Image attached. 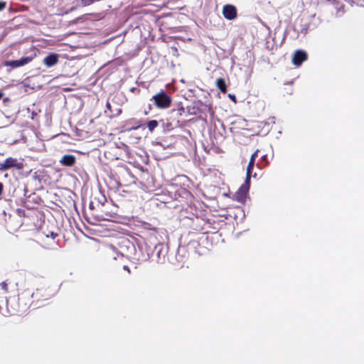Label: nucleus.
<instances>
[{"instance_id":"1","label":"nucleus","mask_w":364,"mask_h":364,"mask_svg":"<svg viewBox=\"0 0 364 364\" xmlns=\"http://www.w3.org/2000/svg\"><path fill=\"white\" fill-rule=\"evenodd\" d=\"M56 287L51 284H44L38 287L33 292L31 297L33 299L32 304H37L40 301H45L50 299L57 294Z\"/></svg>"},{"instance_id":"2","label":"nucleus","mask_w":364,"mask_h":364,"mask_svg":"<svg viewBox=\"0 0 364 364\" xmlns=\"http://www.w3.org/2000/svg\"><path fill=\"white\" fill-rule=\"evenodd\" d=\"M111 160H124L130 158V151L128 146L122 144V146L112 145L105 153Z\"/></svg>"},{"instance_id":"3","label":"nucleus","mask_w":364,"mask_h":364,"mask_svg":"<svg viewBox=\"0 0 364 364\" xmlns=\"http://www.w3.org/2000/svg\"><path fill=\"white\" fill-rule=\"evenodd\" d=\"M151 100H154L155 106L159 109H167L171 106L172 102L171 97L164 90H161L154 95Z\"/></svg>"},{"instance_id":"4","label":"nucleus","mask_w":364,"mask_h":364,"mask_svg":"<svg viewBox=\"0 0 364 364\" xmlns=\"http://www.w3.org/2000/svg\"><path fill=\"white\" fill-rule=\"evenodd\" d=\"M58 237V234L54 232H50L45 235L41 240V245L48 250H54L58 247V242L55 240Z\"/></svg>"},{"instance_id":"5","label":"nucleus","mask_w":364,"mask_h":364,"mask_svg":"<svg viewBox=\"0 0 364 364\" xmlns=\"http://www.w3.org/2000/svg\"><path fill=\"white\" fill-rule=\"evenodd\" d=\"M23 167V161H18L16 159L12 157H9L3 163H0V171H6L11 168L21 170Z\"/></svg>"},{"instance_id":"6","label":"nucleus","mask_w":364,"mask_h":364,"mask_svg":"<svg viewBox=\"0 0 364 364\" xmlns=\"http://www.w3.org/2000/svg\"><path fill=\"white\" fill-rule=\"evenodd\" d=\"M249 188L250 183H247V180H245V183L242 184L233 195L232 199L242 204L245 203L247 197Z\"/></svg>"},{"instance_id":"7","label":"nucleus","mask_w":364,"mask_h":364,"mask_svg":"<svg viewBox=\"0 0 364 364\" xmlns=\"http://www.w3.org/2000/svg\"><path fill=\"white\" fill-rule=\"evenodd\" d=\"M208 240V236L202 235L197 239L192 240L189 242L188 245L195 249V252L201 255H203L205 252V248L204 247H201V245L206 242Z\"/></svg>"},{"instance_id":"8","label":"nucleus","mask_w":364,"mask_h":364,"mask_svg":"<svg viewBox=\"0 0 364 364\" xmlns=\"http://www.w3.org/2000/svg\"><path fill=\"white\" fill-rule=\"evenodd\" d=\"M33 58L34 56L22 57L19 60H6L4 62V64L5 66H9L12 68H16L31 63L33 60Z\"/></svg>"},{"instance_id":"9","label":"nucleus","mask_w":364,"mask_h":364,"mask_svg":"<svg viewBox=\"0 0 364 364\" xmlns=\"http://www.w3.org/2000/svg\"><path fill=\"white\" fill-rule=\"evenodd\" d=\"M119 251L122 255L129 256L134 250V244L128 239H122L119 242Z\"/></svg>"},{"instance_id":"10","label":"nucleus","mask_w":364,"mask_h":364,"mask_svg":"<svg viewBox=\"0 0 364 364\" xmlns=\"http://www.w3.org/2000/svg\"><path fill=\"white\" fill-rule=\"evenodd\" d=\"M308 59V55L303 50H296L292 57L291 62L296 66H300L302 63Z\"/></svg>"},{"instance_id":"11","label":"nucleus","mask_w":364,"mask_h":364,"mask_svg":"<svg viewBox=\"0 0 364 364\" xmlns=\"http://www.w3.org/2000/svg\"><path fill=\"white\" fill-rule=\"evenodd\" d=\"M223 14L228 20H233L237 16V9L232 4H225L223 8Z\"/></svg>"},{"instance_id":"12","label":"nucleus","mask_w":364,"mask_h":364,"mask_svg":"<svg viewBox=\"0 0 364 364\" xmlns=\"http://www.w3.org/2000/svg\"><path fill=\"white\" fill-rule=\"evenodd\" d=\"M58 60L59 55L57 53H51L44 58L43 63L46 67L50 68L56 65Z\"/></svg>"},{"instance_id":"13","label":"nucleus","mask_w":364,"mask_h":364,"mask_svg":"<svg viewBox=\"0 0 364 364\" xmlns=\"http://www.w3.org/2000/svg\"><path fill=\"white\" fill-rule=\"evenodd\" d=\"M60 163L64 166H73L76 163V157L72 154H65L60 159Z\"/></svg>"},{"instance_id":"14","label":"nucleus","mask_w":364,"mask_h":364,"mask_svg":"<svg viewBox=\"0 0 364 364\" xmlns=\"http://www.w3.org/2000/svg\"><path fill=\"white\" fill-rule=\"evenodd\" d=\"M259 152V150H256L252 155L251 158H250V160L249 161V164H248V166H247V176H246V180H247V183H250V175H251V173H252V170L254 167V164H255V157L257 156V154Z\"/></svg>"},{"instance_id":"15","label":"nucleus","mask_w":364,"mask_h":364,"mask_svg":"<svg viewBox=\"0 0 364 364\" xmlns=\"http://www.w3.org/2000/svg\"><path fill=\"white\" fill-rule=\"evenodd\" d=\"M216 86L218 89L223 94H225L228 91L227 85L225 79L220 77L216 80Z\"/></svg>"},{"instance_id":"16","label":"nucleus","mask_w":364,"mask_h":364,"mask_svg":"<svg viewBox=\"0 0 364 364\" xmlns=\"http://www.w3.org/2000/svg\"><path fill=\"white\" fill-rule=\"evenodd\" d=\"M333 6L337 10V14L340 15L344 13V5L339 0H334Z\"/></svg>"},{"instance_id":"17","label":"nucleus","mask_w":364,"mask_h":364,"mask_svg":"<svg viewBox=\"0 0 364 364\" xmlns=\"http://www.w3.org/2000/svg\"><path fill=\"white\" fill-rule=\"evenodd\" d=\"M146 125L149 132H152L159 126V122L158 121L153 119L149 121Z\"/></svg>"},{"instance_id":"18","label":"nucleus","mask_w":364,"mask_h":364,"mask_svg":"<svg viewBox=\"0 0 364 364\" xmlns=\"http://www.w3.org/2000/svg\"><path fill=\"white\" fill-rule=\"evenodd\" d=\"M0 287L1 289L4 290V292L7 293L9 291L8 284L6 282H2L1 283H0Z\"/></svg>"},{"instance_id":"19","label":"nucleus","mask_w":364,"mask_h":364,"mask_svg":"<svg viewBox=\"0 0 364 364\" xmlns=\"http://www.w3.org/2000/svg\"><path fill=\"white\" fill-rule=\"evenodd\" d=\"M112 215L110 214H108V213H105V215H102L100 216V220H110V218Z\"/></svg>"},{"instance_id":"20","label":"nucleus","mask_w":364,"mask_h":364,"mask_svg":"<svg viewBox=\"0 0 364 364\" xmlns=\"http://www.w3.org/2000/svg\"><path fill=\"white\" fill-rule=\"evenodd\" d=\"M129 91L131 92H133V93L136 94V95H139L140 93V92H141L140 89L139 87H131L129 89Z\"/></svg>"},{"instance_id":"21","label":"nucleus","mask_w":364,"mask_h":364,"mask_svg":"<svg viewBox=\"0 0 364 364\" xmlns=\"http://www.w3.org/2000/svg\"><path fill=\"white\" fill-rule=\"evenodd\" d=\"M17 213L21 217H26V211L23 209H17Z\"/></svg>"},{"instance_id":"22","label":"nucleus","mask_w":364,"mask_h":364,"mask_svg":"<svg viewBox=\"0 0 364 364\" xmlns=\"http://www.w3.org/2000/svg\"><path fill=\"white\" fill-rule=\"evenodd\" d=\"M6 3L5 1H0V11H3L6 8Z\"/></svg>"},{"instance_id":"23","label":"nucleus","mask_w":364,"mask_h":364,"mask_svg":"<svg viewBox=\"0 0 364 364\" xmlns=\"http://www.w3.org/2000/svg\"><path fill=\"white\" fill-rule=\"evenodd\" d=\"M177 111L178 114L181 115L185 112V108L183 106H181L179 108H178Z\"/></svg>"},{"instance_id":"24","label":"nucleus","mask_w":364,"mask_h":364,"mask_svg":"<svg viewBox=\"0 0 364 364\" xmlns=\"http://www.w3.org/2000/svg\"><path fill=\"white\" fill-rule=\"evenodd\" d=\"M141 125H142V124L140 122H137L136 123V125L134 127H133L132 129H136L139 128Z\"/></svg>"},{"instance_id":"25","label":"nucleus","mask_w":364,"mask_h":364,"mask_svg":"<svg viewBox=\"0 0 364 364\" xmlns=\"http://www.w3.org/2000/svg\"><path fill=\"white\" fill-rule=\"evenodd\" d=\"M106 107H107V109H109L110 112H112V105L109 103V102H107Z\"/></svg>"},{"instance_id":"26","label":"nucleus","mask_w":364,"mask_h":364,"mask_svg":"<svg viewBox=\"0 0 364 364\" xmlns=\"http://www.w3.org/2000/svg\"><path fill=\"white\" fill-rule=\"evenodd\" d=\"M89 208H90V210H94L95 209V206H94L93 202H90V203Z\"/></svg>"},{"instance_id":"27","label":"nucleus","mask_w":364,"mask_h":364,"mask_svg":"<svg viewBox=\"0 0 364 364\" xmlns=\"http://www.w3.org/2000/svg\"><path fill=\"white\" fill-rule=\"evenodd\" d=\"M166 127H167V129H168V130H171V129H173V127H172L171 123H167V124H166Z\"/></svg>"},{"instance_id":"28","label":"nucleus","mask_w":364,"mask_h":364,"mask_svg":"<svg viewBox=\"0 0 364 364\" xmlns=\"http://www.w3.org/2000/svg\"><path fill=\"white\" fill-rule=\"evenodd\" d=\"M123 269H124V270L127 271V272H128V273H130V269H129V267H128V266H127V265H124V266H123Z\"/></svg>"},{"instance_id":"29","label":"nucleus","mask_w":364,"mask_h":364,"mask_svg":"<svg viewBox=\"0 0 364 364\" xmlns=\"http://www.w3.org/2000/svg\"><path fill=\"white\" fill-rule=\"evenodd\" d=\"M77 9V6H72V7L70 9L69 11L72 12V11H73L76 10Z\"/></svg>"},{"instance_id":"30","label":"nucleus","mask_w":364,"mask_h":364,"mask_svg":"<svg viewBox=\"0 0 364 364\" xmlns=\"http://www.w3.org/2000/svg\"><path fill=\"white\" fill-rule=\"evenodd\" d=\"M229 97L231 98L232 100L235 101V96L234 95L229 94Z\"/></svg>"},{"instance_id":"31","label":"nucleus","mask_w":364,"mask_h":364,"mask_svg":"<svg viewBox=\"0 0 364 364\" xmlns=\"http://www.w3.org/2000/svg\"><path fill=\"white\" fill-rule=\"evenodd\" d=\"M3 191V184L0 182V195L1 194Z\"/></svg>"},{"instance_id":"32","label":"nucleus","mask_w":364,"mask_h":364,"mask_svg":"<svg viewBox=\"0 0 364 364\" xmlns=\"http://www.w3.org/2000/svg\"><path fill=\"white\" fill-rule=\"evenodd\" d=\"M4 93L0 90V100L3 97Z\"/></svg>"}]
</instances>
